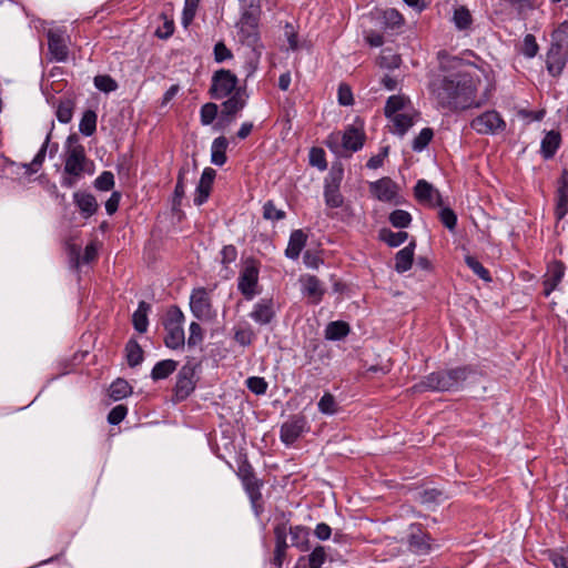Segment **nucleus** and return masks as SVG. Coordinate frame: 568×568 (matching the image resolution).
<instances>
[{
    "label": "nucleus",
    "mask_w": 568,
    "mask_h": 568,
    "mask_svg": "<svg viewBox=\"0 0 568 568\" xmlns=\"http://www.w3.org/2000/svg\"><path fill=\"white\" fill-rule=\"evenodd\" d=\"M50 140H51V131L47 134L42 146L40 148L39 152L33 158L32 162L29 164L28 163L21 164V166L24 169L27 175L37 173L39 171V169L41 168V165L45 159V153L49 148Z\"/></svg>",
    "instance_id": "c756f323"
},
{
    "label": "nucleus",
    "mask_w": 568,
    "mask_h": 568,
    "mask_svg": "<svg viewBox=\"0 0 568 568\" xmlns=\"http://www.w3.org/2000/svg\"><path fill=\"white\" fill-rule=\"evenodd\" d=\"M408 100L404 95H392L387 99L385 104V115L390 118L398 114V111L405 108Z\"/></svg>",
    "instance_id": "a18cd8bd"
},
{
    "label": "nucleus",
    "mask_w": 568,
    "mask_h": 568,
    "mask_svg": "<svg viewBox=\"0 0 568 568\" xmlns=\"http://www.w3.org/2000/svg\"><path fill=\"white\" fill-rule=\"evenodd\" d=\"M114 186V175L110 171L102 172L94 181V187L100 191H110Z\"/></svg>",
    "instance_id": "5fc2aeb1"
},
{
    "label": "nucleus",
    "mask_w": 568,
    "mask_h": 568,
    "mask_svg": "<svg viewBox=\"0 0 568 568\" xmlns=\"http://www.w3.org/2000/svg\"><path fill=\"white\" fill-rule=\"evenodd\" d=\"M434 135V132L430 128H424L420 133L414 139L413 141V150L414 151H422L424 150L428 143L432 141Z\"/></svg>",
    "instance_id": "603ef678"
},
{
    "label": "nucleus",
    "mask_w": 568,
    "mask_h": 568,
    "mask_svg": "<svg viewBox=\"0 0 568 568\" xmlns=\"http://www.w3.org/2000/svg\"><path fill=\"white\" fill-rule=\"evenodd\" d=\"M351 328L346 322L335 321L328 323L325 329V337L329 341H339L348 335Z\"/></svg>",
    "instance_id": "72a5a7b5"
},
{
    "label": "nucleus",
    "mask_w": 568,
    "mask_h": 568,
    "mask_svg": "<svg viewBox=\"0 0 568 568\" xmlns=\"http://www.w3.org/2000/svg\"><path fill=\"white\" fill-rule=\"evenodd\" d=\"M379 239L390 247H397L408 239V233L405 231L393 232L388 229H383L379 232Z\"/></svg>",
    "instance_id": "ea45409f"
},
{
    "label": "nucleus",
    "mask_w": 568,
    "mask_h": 568,
    "mask_svg": "<svg viewBox=\"0 0 568 568\" xmlns=\"http://www.w3.org/2000/svg\"><path fill=\"white\" fill-rule=\"evenodd\" d=\"M369 190L379 201L390 202L397 193V185L389 179L383 178L369 184Z\"/></svg>",
    "instance_id": "dca6fc26"
},
{
    "label": "nucleus",
    "mask_w": 568,
    "mask_h": 568,
    "mask_svg": "<svg viewBox=\"0 0 568 568\" xmlns=\"http://www.w3.org/2000/svg\"><path fill=\"white\" fill-rule=\"evenodd\" d=\"M539 50V45L537 44L536 38L534 34H526L523 42L521 52L527 58H534Z\"/></svg>",
    "instance_id": "bf43d9fd"
},
{
    "label": "nucleus",
    "mask_w": 568,
    "mask_h": 568,
    "mask_svg": "<svg viewBox=\"0 0 568 568\" xmlns=\"http://www.w3.org/2000/svg\"><path fill=\"white\" fill-rule=\"evenodd\" d=\"M260 3H255V7L251 9L248 6L243 11L240 22L237 26H247L250 28H257L260 20Z\"/></svg>",
    "instance_id": "37998d69"
},
{
    "label": "nucleus",
    "mask_w": 568,
    "mask_h": 568,
    "mask_svg": "<svg viewBox=\"0 0 568 568\" xmlns=\"http://www.w3.org/2000/svg\"><path fill=\"white\" fill-rule=\"evenodd\" d=\"M258 281V265L257 263L248 258L245 261L244 266L239 276V291L244 295L246 300H252L255 295V287Z\"/></svg>",
    "instance_id": "6e6552de"
},
{
    "label": "nucleus",
    "mask_w": 568,
    "mask_h": 568,
    "mask_svg": "<svg viewBox=\"0 0 568 568\" xmlns=\"http://www.w3.org/2000/svg\"><path fill=\"white\" fill-rule=\"evenodd\" d=\"M178 367V362L173 359H163L158 362L151 372L153 381H160L169 377Z\"/></svg>",
    "instance_id": "473e14b6"
},
{
    "label": "nucleus",
    "mask_w": 568,
    "mask_h": 568,
    "mask_svg": "<svg viewBox=\"0 0 568 568\" xmlns=\"http://www.w3.org/2000/svg\"><path fill=\"white\" fill-rule=\"evenodd\" d=\"M389 119H392L395 130L399 135H404L414 123L413 118L406 113H398Z\"/></svg>",
    "instance_id": "de8ad7c7"
},
{
    "label": "nucleus",
    "mask_w": 568,
    "mask_h": 568,
    "mask_svg": "<svg viewBox=\"0 0 568 568\" xmlns=\"http://www.w3.org/2000/svg\"><path fill=\"white\" fill-rule=\"evenodd\" d=\"M151 306L149 303L141 301L139 303L138 310L133 313L132 323L139 333H145L148 329V312Z\"/></svg>",
    "instance_id": "2f4dec72"
},
{
    "label": "nucleus",
    "mask_w": 568,
    "mask_h": 568,
    "mask_svg": "<svg viewBox=\"0 0 568 568\" xmlns=\"http://www.w3.org/2000/svg\"><path fill=\"white\" fill-rule=\"evenodd\" d=\"M306 419L304 416L294 415L281 427V439L286 445L293 444L304 432Z\"/></svg>",
    "instance_id": "2eb2a0df"
},
{
    "label": "nucleus",
    "mask_w": 568,
    "mask_h": 568,
    "mask_svg": "<svg viewBox=\"0 0 568 568\" xmlns=\"http://www.w3.org/2000/svg\"><path fill=\"white\" fill-rule=\"evenodd\" d=\"M549 557L556 568H568V550L552 551Z\"/></svg>",
    "instance_id": "774afa93"
},
{
    "label": "nucleus",
    "mask_w": 568,
    "mask_h": 568,
    "mask_svg": "<svg viewBox=\"0 0 568 568\" xmlns=\"http://www.w3.org/2000/svg\"><path fill=\"white\" fill-rule=\"evenodd\" d=\"M88 158L84 146L78 143V136L71 134L67 140V152L64 173L73 176H81L85 170Z\"/></svg>",
    "instance_id": "20e7f679"
},
{
    "label": "nucleus",
    "mask_w": 568,
    "mask_h": 568,
    "mask_svg": "<svg viewBox=\"0 0 568 568\" xmlns=\"http://www.w3.org/2000/svg\"><path fill=\"white\" fill-rule=\"evenodd\" d=\"M365 139L366 135L362 128L348 125L342 135L339 133L331 134L327 140V146L334 150L341 140L342 148L345 151L357 152L363 148Z\"/></svg>",
    "instance_id": "423d86ee"
},
{
    "label": "nucleus",
    "mask_w": 568,
    "mask_h": 568,
    "mask_svg": "<svg viewBox=\"0 0 568 568\" xmlns=\"http://www.w3.org/2000/svg\"><path fill=\"white\" fill-rule=\"evenodd\" d=\"M437 373L439 377V392H452L458 389L467 379L470 374V368L464 366L447 371H438Z\"/></svg>",
    "instance_id": "9b49d317"
},
{
    "label": "nucleus",
    "mask_w": 568,
    "mask_h": 568,
    "mask_svg": "<svg viewBox=\"0 0 568 568\" xmlns=\"http://www.w3.org/2000/svg\"><path fill=\"white\" fill-rule=\"evenodd\" d=\"M215 175H216V172L212 168L204 169V171L201 175L199 185L196 187L195 196H194V203L196 205H202L210 196V192H211Z\"/></svg>",
    "instance_id": "6ab92c4d"
},
{
    "label": "nucleus",
    "mask_w": 568,
    "mask_h": 568,
    "mask_svg": "<svg viewBox=\"0 0 568 568\" xmlns=\"http://www.w3.org/2000/svg\"><path fill=\"white\" fill-rule=\"evenodd\" d=\"M318 410L326 415H333L337 412V403L331 393H325L318 402Z\"/></svg>",
    "instance_id": "3c124183"
},
{
    "label": "nucleus",
    "mask_w": 568,
    "mask_h": 568,
    "mask_svg": "<svg viewBox=\"0 0 568 568\" xmlns=\"http://www.w3.org/2000/svg\"><path fill=\"white\" fill-rule=\"evenodd\" d=\"M443 491L436 488L425 489L419 493V500L422 504H438L443 499Z\"/></svg>",
    "instance_id": "052dcab7"
},
{
    "label": "nucleus",
    "mask_w": 568,
    "mask_h": 568,
    "mask_svg": "<svg viewBox=\"0 0 568 568\" xmlns=\"http://www.w3.org/2000/svg\"><path fill=\"white\" fill-rule=\"evenodd\" d=\"M94 85L97 89L105 93L115 91L118 89V83L110 75H97L94 78Z\"/></svg>",
    "instance_id": "6e6d98bb"
},
{
    "label": "nucleus",
    "mask_w": 568,
    "mask_h": 568,
    "mask_svg": "<svg viewBox=\"0 0 568 568\" xmlns=\"http://www.w3.org/2000/svg\"><path fill=\"white\" fill-rule=\"evenodd\" d=\"M568 33V22H564L552 33V41L546 54V68L550 75L561 74L568 61V43L564 41L562 34Z\"/></svg>",
    "instance_id": "f03ea898"
},
{
    "label": "nucleus",
    "mask_w": 568,
    "mask_h": 568,
    "mask_svg": "<svg viewBox=\"0 0 568 568\" xmlns=\"http://www.w3.org/2000/svg\"><path fill=\"white\" fill-rule=\"evenodd\" d=\"M286 526L285 525H277L274 529L276 545L274 550V558L272 560V564L275 566V568H281L285 556H286Z\"/></svg>",
    "instance_id": "412c9836"
},
{
    "label": "nucleus",
    "mask_w": 568,
    "mask_h": 568,
    "mask_svg": "<svg viewBox=\"0 0 568 568\" xmlns=\"http://www.w3.org/2000/svg\"><path fill=\"white\" fill-rule=\"evenodd\" d=\"M203 341L202 327L199 323L192 322L190 324V335L187 339L189 346H195Z\"/></svg>",
    "instance_id": "338daca9"
},
{
    "label": "nucleus",
    "mask_w": 568,
    "mask_h": 568,
    "mask_svg": "<svg viewBox=\"0 0 568 568\" xmlns=\"http://www.w3.org/2000/svg\"><path fill=\"white\" fill-rule=\"evenodd\" d=\"M263 216L266 220H282L285 212L276 209L272 201H267L263 206Z\"/></svg>",
    "instance_id": "69168bd1"
},
{
    "label": "nucleus",
    "mask_w": 568,
    "mask_h": 568,
    "mask_svg": "<svg viewBox=\"0 0 568 568\" xmlns=\"http://www.w3.org/2000/svg\"><path fill=\"white\" fill-rule=\"evenodd\" d=\"M428 88L438 105L444 109L465 110L481 105V102L475 99L476 81L467 72L459 70L438 74L430 80Z\"/></svg>",
    "instance_id": "f257e3e1"
},
{
    "label": "nucleus",
    "mask_w": 568,
    "mask_h": 568,
    "mask_svg": "<svg viewBox=\"0 0 568 568\" xmlns=\"http://www.w3.org/2000/svg\"><path fill=\"white\" fill-rule=\"evenodd\" d=\"M144 352L135 339H130L125 345V357L130 367H135L143 362Z\"/></svg>",
    "instance_id": "c9c22d12"
},
{
    "label": "nucleus",
    "mask_w": 568,
    "mask_h": 568,
    "mask_svg": "<svg viewBox=\"0 0 568 568\" xmlns=\"http://www.w3.org/2000/svg\"><path fill=\"white\" fill-rule=\"evenodd\" d=\"M440 222L449 230L454 231L457 224V215L449 207H444L439 212Z\"/></svg>",
    "instance_id": "e2e57ef3"
},
{
    "label": "nucleus",
    "mask_w": 568,
    "mask_h": 568,
    "mask_svg": "<svg viewBox=\"0 0 568 568\" xmlns=\"http://www.w3.org/2000/svg\"><path fill=\"white\" fill-rule=\"evenodd\" d=\"M244 488L251 499V503L254 508H257L260 500L262 499L261 486L262 483L256 478V476L248 477L242 480Z\"/></svg>",
    "instance_id": "e433bc0d"
},
{
    "label": "nucleus",
    "mask_w": 568,
    "mask_h": 568,
    "mask_svg": "<svg viewBox=\"0 0 568 568\" xmlns=\"http://www.w3.org/2000/svg\"><path fill=\"white\" fill-rule=\"evenodd\" d=\"M246 386L252 393L256 395H263L267 390V383L263 377H248L246 379Z\"/></svg>",
    "instance_id": "13d9d810"
},
{
    "label": "nucleus",
    "mask_w": 568,
    "mask_h": 568,
    "mask_svg": "<svg viewBox=\"0 0 568 568\" xmlns=\"http://www.w3.org/2000/svg\"><path fill=\"white\" fill-rule=\"evenodd\" d=\"M73 200L81 214L85 219L92 216L98 210V202L95 197L90 193L75 192L73 194Z\"/></svg>",
    "instance_id": "b1692460"
},
{
    "label": "nucleus",
    "mask_w": 568,
    "mask_h": 568,
    "mask_svg": "<svg viewBox=\"0 0 568 568\" xmlns=\"http://www.w3.org/2000/svg\"><path fill=\"white\" fill-rule=\"evenodd\" d=\"M80 132L85 136H91L97 130V113L88 110L83 113L79 124Z\"/></svg>",
    "instance_id": "a19ab883"
},
{
    "label": "nucleus",
    "mask_w": 568,
    "mask_h": 568,
    "mask_svg": "<svg viewBox=\"0 0 568 568\" xmlns=\"http://www.w3.org/2000/svg\"><path fill=\"white\" fill-rule=\"evenodd\" d=\"M237 83L239 79L231 70H216L211 79L209 94L213 99L221 100L233 94L239 89Z\"/></svg>",
    "instance_id": "39448f33"
},
{
    "label": "nucleus",
    "mask_w": 568,
    "mask_h": 568,
    "mask_svg": "<svg viewBox=\"0 0 568 568\" xmlns=\"http://www.w3.org/2000/svg\"><path fill=\"white\" fill-rule=\"evenodd\" d=\"M246 105L245 91L237 89L229 99L222 103V111L217 122L214 125L215 130H223L229 126L235 115L242 111Z\"/></svg>",
    "instance_id": "0eeeda50"
},
{
    "label": "nucleus",
    "mask_w": 568,
    "mask_h": 568,
    "mask_svg": "<svg viewBox=\"0 0 568 568\" xmlns=\"http://www.w3.org/2000/svg\"><path fill=\"white\" fill-rule=\"evenodd\" d=\"M389 222L394 227L404 229L412 222V216L407 211L395 210L389 214Z\"/></svg>",
    "instance_id": "8fccbe9b"
},
{
    "label": "nucleus",
    "mask_w": 568,
    "mask_h": 568,
    "mask_svg": "<svg viewBox=\"0 0 568 568\" xmlns=\"http://www.w3.org/2000/svg\"><path fill=\"white\" fill-rule=\"evenodd\" d=\"M132 394L131 385L123 378L114 381L109 388V396L113 400H120Z\"/></svg>",
    "instance_id": "4c0bfd02"
},
{
    "label": "nucleus",
    "mask_w": 568,
    "mask_h": 568,
    "mask_svg": "<svg viewBox=\"0 0 568 568\" xmlns=\"http://www.w3.org/2000/svg\"><path fill=\"white\" fill-rule=\"evenodd\" d=\"M429 539L430 537L427 534H424L418 529L417 532H412L409 535L408 544L414 552L425 555L430 550V545L428 542Z\"/></svg>",
    "instance_id": "c85d7f7f"
},
{
    "label": "nucleus",
    "mask_w": 568,
    "mask_h": 568,
    "mask_svg": "<svg viewBox=\"0 0 568 568\" xmlns=\"http://www.w3.org/2000/svg\"><path fill=\"white\" fill-rule=\"evenodd\" d=\"M74 102L71 99L60 100L57 108V119L61 123H69L73 115Z\"/></svg>",
    "instance_id": "c03bdc74"
},
{
    "label": "nucleus",
    "mask_w": 568,
    "mask_h": 568,
    "mask_svg": "<svg viewBox=\"0 0 568 568\" xmlns=\"http://www.w3.org/2000/svg\"><path fill=\"white\" fill-rule=\"evenodd\" d=\"M187 172V169L181 168L178 175V182L174 189V197H173V209L175 210L178 205L181 204V200L184 196V175Z\"/></svg>",
    "instance_id": "4d7b16f0"
},
{
    "label": "nucleus",
    "mask_w": 568,
    "mask_h": 568,
    "mask_svg": "<svg viewBox=\"0 0 568 568\" xmlns=\"http://www.w3.org/2000/svg\"><path fill=\"white\" fill-rule=\"evenodd\" d=\"M465 263L478 277L486 282L491 281L488 270H486L475 256L466 255Z\"/></svg>",
    "instance_id": "49530a36"
},
{
    "label": "nucleus",
    "mask_w": 568,
    "mask_h": 568,
    "mask_svg": "<svg viewBox=\"0 0 568 568\" xmlns=\"http://www.w3.org/2000/svg\"><path fill=\"white\" fill-rule=\"evenodd\" d=\"M410 390L413 393H424V392H439V377L438 373L434 372L423 377V379L416 383Z\"/></svg>",
    "instance_id": "f704fd0d"
},
{
    "label": "nucleus",
    "mask_w": 568,
    "mask_h": 568,
    "mask_svg": "<svg viewBox=\"0 0 568 568\" xmlns=\"http://www.w3.org/2000/svg\"><path fill=\"white\" fill-rule=\"evenodd\" d=\"M275 316L274 304L272 300H262L255 306L251 313V317L261 325L271 323Z\"/></svg>",
    "instance_id": "4be33fe9"
},
{
    "label": "nucleus",
    "mask_w": 568,
    "mask_h": 568,
    "mask_svg": "<svg viewBox=\"0 0 568 568\" xmlns=\"http://www.w3.org/2000/svg\"><path fill=\"white\" fill-rule=\"evenodd\" d=\"M416 242L415 240L410 241L407 246L399 250L395 255V271L397 273H404L412 267L414 261V251H415Z\"/></svg>",
    "instance_id": "5701e85b"
},
{
    "label": "nucleus",
    "mask_w": 568,
    "mask_h": 568,
    "mask_svg": "<svg viewBox=\"0 0 568 568\" xmlns=\"http://www.w3.org/2000/svg\"><path fill=\"white\" fill-rule=\"evenodd\" d=\"M239 36L241 42L255 50L260 40L257 28H250L247 26H239Z\"/></svg>",
    "instance_id": "79ce46f5"
},
{
    "label": "nucleus",
    "mask_w": 568,
    "mask_h": 568,
    "mask_svg": "<svg viewBox=\"0 0 568 568\" xmlns=\"http://www.w3.org/2000/svg\"><path fill=\"white\" fill-rule=\"evenodd\" d=\"M414 191L419 203L432 207L443 205L440 193L426 180H418Z\"/></svg>",
    "instance_id": "4468645a"
},
{
    "label": "nucleus",
    "mask_w": 568,
    "mask_h": 568,
    "mask_svg": "<svg viewBox=\"0 0 568 568\" xmlns=\"http://www.w3.org/2000/svg\"><path fill=\"white\" fill-rule=\"evenodd\" d=\"M307 235L303 230H294L291 233L288 245L285 250V255L291 260L298 258L302 250L306 244Z\"/></svg>",
    "instance_id": "393cba45"
},
{
    "label": "nucleus",
    "mask_w": 568,
    "mask_h": 568,
    "mask_svg": "<svg viewBox=\"0 0 568 568\" xmlns=\"http://www.w3.org/2000/svg\"><path fill=\"white\" fill-rule=\"evenodd\" d=\"M190 307L192 314L197 320H211L213 317V308L211 298L205 288L200 287L193 290L190 297Z\"/></svg>",
    "instance_id": "9d476101"
},
{
    "label": "nucleus",
    "mask_w": 568,
    "mask_h": 568,
    "mask_svg": "<svg viewBox=\"0 0 568 568\" xmlns=\"http://www.w3.org/2000/svg\"><path fill=\"white\" fill-rule=\"evenodd\" d=\"M227 145L229 141L225 136H219L213 141L211 149V162L213 164L222 166L226 162Z\"/></svg>",
    "instance_id": "cd10ccee"
},
{
    "label": "nucleus",
    "mask_w": 568,
    "mask_h": 568,
    "mask_svg": "<svg viewBox=\"0 0 568 568\" xmlns=\"http://www.w3.org/2000/svg\"><path fill=\"white\" fill-rule=\"evenodd\" d=\"M560 134L549 131L541 141V154L545 159H551L560 145Z\"/></svg>",
    "instance_id": "7c9ffc66"
},
{
    "label": "nucleus",
    "mask_w": 568,
    "mask_h": 568,
    "mask_svg": "<svg viewBox=\"0 0 568 568\" xmlns=\"http://www.w3.org/2000/svg\"><path fill=\"white\" fill-rule=\"evenodd\" d=\"M568 212V171L564 170L558 181L557 205L555 215L557 220L564 219Z\"/></svg>",
    "instance_id": "f3484780"
},
{
    "label": "nucleus",
    "mask_w": 568,
    "mask_h": 568,
    "mask_svg": "<svg viewBox=\"0 0 568 568\" xmlns=\"http://www.w3.org/2000/svg\"><path fill=\"white\" fill-rule=\"evenodd\" d=\"M343 178V170L338 169L337 171L332 170L329 173V178L326 180L324 196L325 203L329 207L336 209L342 206L343 196L339 193V184Z\"/></svg>",
    "instance_id": "ddd939ff"
},
{
    "label": "nucleus",
    "mask_w": 568,
    "mask_h": 568,
    "mask_svg": "<svg viewBox=\"0 0 568 568\" xmlns=\"http://www.w3.org/2000/svg\"><path fill=\"white\" fill-rule=\"evenodd\" d=\"M217 113H219L217 104H215L213 102H207V103L203 104L201 108V111H200L201 123L203 125L212 124L213 121L216 119Z\"/></svg>",
    "instance_id": "09e8293b"
},
{
    "label": "nucleus",
    "mask_w": 568,
    "mask_h": 568,
    "mask_svg": "<svg viewBox=\"0 0 568 568\" xmlns=\"http://www.w3.org/2000/svg\"><path fill=\"white\" fill-rule=\"evenodd\" d=\"M384 24L387 28H397L404 23L403 16L396 9H387L383 12Z\"/></svg>",
    "instance_id": "864d4df0"
},
{
    "label": "nucleus",
    "mask_w": 568,
    "mask_h": 568,
    "mask_svg": "<svg viewBox=\"0 0 568 568\" xmlns=\"http://www.w3.org/2000/svg\"><path fill=\"white\" fill-rule=\"evenodd\" d=\"M326 559L325 548L323 546H317L313 549V551L306 556L301 557L296 565V568H321Z\"/></svg>",
    "instance_id": "a878e982"
},
{
    "label": "nucleus",
    "mask_w": 568,
    "mask_h": 568,
    "mask_svg": "<svg viewBox=\"0 0 568 568\" xmlns=\"http://www.w3.org/2000/svg\"><path fill=\"white\" fill-rule=\"evenodd\" d=\"M565 274V264L561 261H554L548 266V272L544 281V293L548 296L561 282Z\"/></svg>",
    "instance_id": "a211bd4d"
},
{
    "label": "nucleus",
    "mask_w": 568,
    "mask_h": 568,
    "mask_svg": "<svg viewBox=\"0 0 568 568\" xmlns=\"http://www.w3.org/2000/svg\"><path fill=\"white\" fill-rule=\"evenodd\" d=\"M310 163L313 166L318 168L320 170H325L327 168V162L325 159V152L323 149L313 148L310 152Z\"/></svg>",
    "instance_id": "680f3d73"
},
{
    "label": "nucleus",
    "mask_w": 568,
    "mask_h": 568,
    "mask_svg": "<svg viewBox=\"0 0 568 568\" xmlns=\"http://www.w3.org/2000/svg\"><path fill=\"white\" fill-rule=\"evenodd\" d=\"M300 282L302 283L303 293L311 297L314 304H317L322 301L325 290L316 276L305 275L301 277Z\"/></svg>",
    "instance_id": "aec40b11"
},
{
    "label": "nucleus",
    "mask_w": 568,
    "mask_h": 568,
    "mask_svg": "<svg viewBox=\"0 0 568 568\" xmlns=\"http://www.w3.org/2000/svg\"><path fill=\"white\" fill-rule=\"evenodd\" d=\"M194 367L186 364L182 366L176 376V383L174 387V399L175 402H182L186 399L195 388Z\"/></svg>",
    "instance_id": "f8f14e48"
},
{
    "label": "nucleus",
    "mask_w": 568,
    "mask_h": 568,
    "mask_svg": "<svg viewBox=\"0 0 568 568\" xmlns=\"http://www.w3.org/2000/svg\"><path fill=\"white\" fill-rule=\"evenodd\" d=\"M453 22L458 30H467L473 23L470 11L465 6H459L455 9Z\"/></svg>",
    "instance_id": "58836bf2"
},
{
    "label": "nucleus",
    "mask_w": 568,
    "mask_h": 568,
    "mask_svg": "<svg viewBox=\"0 0 568 568\" xmlns=\"http://www.w3.org/2000/svg\"><path fill=\"white\" fill-rule=\"evenodd\" d=\"M49 51L57 61H64L68 57V48L61 36L53 32L48 34Z\"/></svg>",
    "instance_id": "bb28decb"
},
{
    "label": "nucleus",
    "mask_w": 568,
    "mask_h": 568,
    "mask_svg": "<svg viewBox=\"0 0 568 568\" xmlns=\"http://www.w3.org/2000/svg\"><path fill=\"white\" fill-rule=\"evenodd\" d=\"M128 414V407L125 405H116L108 414V422L111 425L120 424Z\"/></svg>",
    "instance_id": "0e129e2a"
},
{
    "label": "nucleus",
    "mask_w": 568,
    "mask_h": 568,
    "mask_svg": "<svg viewBox=\"0 0 568 568\" xmlns=\"http://www.w3.org/2000/svg\"><path fill=\"white\" fill-rule=\"evenodd\" d=\"M184 314L180 307L173 305L165 314L163 326L166 331L164 344L166 347L178 349L184 345V329H183Z\"/></svg>",
    "instance_id": "7ed1b4c3"
},
{
    "label": "nucleus",
    "mask_w": 568,
    "mask_h": 568,
    "mask_svg": "<svg viewBox=\"0 0 568 568\" xmlns=\"http://www.w3.org/2000/svg\"><path fill=\"white\" fill-rule=\"evenodd\" d=\"M470 126L479 134H496L505 129L506 123L497 111L491 110L476 116Z\"/></svg>",
    "instance_id": "1a4fd4ad"
}]
</instances>
